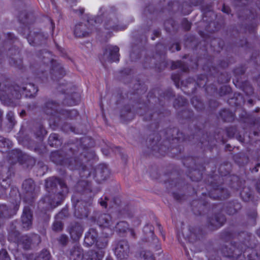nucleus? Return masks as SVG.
<instances>
[{
  "mask_svg": "<svg viewBox=\"0 0 260 260\" xmlns=\"http://www.w3.org/2000/svg\"><path fill=\"white\" fill-rule=\"evenodd\" d=\"M0 257L3 260H9V258L8 256V253L5 250L0 251Z\"/></svg>",
  "mask_w": 260,
  "mask_h": 260,
  "instance_id": "14",
  "label": "nucleus"
},
{
  "mask_svg": "<svg viewBox=\"0 0 260 260\" xmlns=\"http://www.w3.org/2000/svg\"><path fill=\"white\" fill-rule=\"evenodd\" d=\"M111 218L109 214H104L99 217L98 223L100 226L109 228L111 231L114 230L120 233L125 232L128 230L130 232L131 235L134 236V231L132 230L128 229V224L126 222L121 221L118 223L115 226H114L112 225L113 222L111 221Z\"/></svg>",
  "mask_w": 260,
  "mask_h": 260,
  "instance_id": "1",
  "label": "nucleus"
},
{
  "mask_svg": "<svg viewBox=\"0 0 260 260\" xmlns=\"http://www.w3.org/2000/svg\"><path fill=\"white\" fill-rule=\"evenodd\" d=\"M21 90L18 87H7L6 83L0 82V100L6 102L7 98H10L11 94L12 97L19 98Z\"/></svg>",
  "mask_w": 260,
  "mask_h": 260,
  "instance_id": "2",
  "label": "nucleus"
},
{
  "mask_svg": "<svg viewBox=\"0 0 260 260\" xmlns=\"http://www.w3.org/2000/svg\"><path fill=\"white\" fill-rule=\"evenodd\" d=\"M45 54H46L47 55H49V53H46Z\"/></svg>",
  "mask_w": 260,
  "mask_h": 260,
  "instance_id": "30",
  "label": "nucleus"
},
{
  "mask_svg": "<svg viewBox=\"0 0 260 260\" xmlns=\"http://www.w3.org/2000/svg\"><path fill=\"white\" fill-rule=\"evenodd\" d=\"M83 257L82 250L80 247L74 248L71 252L70 258L72 260H82Z\"/></svg>",
  "mask_w": 260,
  "mask_h": 260,
  "instance_id": "9",
  "label": "nucleus"
},
{
  "mask_svg": "<svg viewBox=\"0 0 260 260\" xmlns=\"http://www.w3.org/2000/svg\"><path fill=\"white\" fill-rule=\"evenodd\" d=\"M97 235L93 229H90L85 235V243L88 245H92L96 242Z\"/></svg>",
  "mask_w": 260,
  "mask_h": 260,
  "instance_id": "8",
  "label": "nucleus"
},
{
  "mask_svg": "<svg viewBox=\"0 0 260 260\" xmlns=\"http://www.w3.org/2000/svg\"><path fill=\"white\" fill-rule=\"evenodd\" d=\"M53 72H54V74L55 76H57L58 74L61 71V69L59 67H55V69H52Z\"/></svg>",
  "mask_w": 260,
  "mask_h": 260,
  "instance_id": "19",
  "label": "nucleus"
},
{
  "mask_svg": "<svg viewBox=\"0 0 260 260\" xmlns=\"http://www.w3.org/2000/svg\"><path fill=\"white\" fill-rule=\"evenodd\" d=\"M144 260H154L151 253L149 252H146L143 255Z\"/></svg>",
  "mask_w": 260,
  "mask_h": 260,
  "instance_id": "16",
  "label": "nucleus"
},
{
  "mask_svg": "<svg viewBox=\"0 0 260 260\" xmlns=\"http://www.w3.org/2000/svg\"><path fill=\"white\" fill-rule=\"evenodd\" d=\"M62 223L60 221H56L54 223L53 225V229L55 231H58L62 229Z\"/></svg>",
  "mask_w": 260,
  "mask_h": 260,
  "instance_id": "12",
  "label": "nucleus"
},
{
  "mask_svg": "<svg viewBox=\"0 0 260 260\" xmlns=\"http://www.w3.org/2000/svg\"><path fill=\"white\" fill-rule=\"evenodd\" d=\"M74 31L75 35L77 37H85L90 32L86 25L83 23L76 24Z\"/></svg>",
  "mask_w": 260,
  "mask_h": 260,
  "instance_id": "6",
  "label": "nucleus"
},
{
  "mask_svg": "<svg viewBox=\"0 0 260 260\" xmlns=\"http://www.w3.org/2000/svg\"><path fill=\"white\" fill-rule=\"evenodd\" d=\"M21 219L23 228L28 229L31 225L32 220V214L29 208H24Z\"/></svg>",
  "mask_w": 260,
  "mask_h": 260,
  "instance_id": "4",
  "label": "nucleus"
},
{
  "mask_svg": "<svg viewBox=\"0 0 260 260\" xmlns=\"http://www.w3.org/2000/svg\"><path fill=\"white\" fill-rule=\"evenodd\" d=\"M31 182V180H30L26 181L23 183V185L24 186L27 182Z\"/></svg>",
  "mask_w": 260,
  "mask_h": 260,
  "instance_id": "24",
  "label": "nucleus"
},
{
  "mask_svg": "<svg viewBox=\"0 0 260 260\" xmlns=\"http://www.w3.org/2000/svg\"><path fill=\"white\" fill-rule=\"evenodd\" d=\"M107 260H111L110 259H107Z\"/></svg>",
  "mask_w": 260,
  "mask_h": 260,
  "instance_id": "33",
  "label": "nucleus"
},
{
  "mask_svg": "<svg viewBox=\"0 0 260 260\" xmlns=\"http://www.w3.org/2000/svg\"><path fill=\"white\" fill-rule=\"evenodd\" d=\"M119 48L117 46H111L106 49L105 55L111 61H117L119 60Z\"/></svg>",
  "mask_w": 260,
  "mask_h": 260,
  "instance_id": "5",
  "label": "nucleus"
},
{
  "mask_svg": "<svg viewBox=\"0 0 260 260\" xmlns=\"http://www.w3.org/2000/svg\"><path fill=\"white\" fill-rule=\"evenodd\" d=\"M41 132H42V134H43V133H45V130H42Z\"/></svg>",
  "mask_w": 260,
  "mask_h": 260,
  "instance_id": "28",
  "label": "nucleus"
},
{
  "mask_svg": "<svg viewBox=\"0 0 260 260\" xmlns=\"http://www.w3.org/2000/svg\"><path fill=\"white\" fill-rule=\"evenodd\" d=\"M175 46H176V50H177V51H179V50H180V48L179 47V45H178V44H176L175 45Z\"/></svg>",
  "mask_w": 260,
  "mask_h": 260,
  "instance_id": "23",
  "label": "nucleus"
},
{
  "mask_svg": "<svg viewBox=\"0 0 260 260\" xmlns=\"http://www.w3.org/2000/svg\"><path fill=\"white\" fill-rule=\"evenodd\" d=\"M51 138H52V139H56V138H57V136H56V135L55 134L52 135L49 137L50 139H51Z\"/></svg>",
  "mask_w": 260,
  "mask_h": 260,
  "instance_id": "22",
  "label": "nucleus"
},
{
  "mask_svg": "<svg viewBox=\"0 0 260 260\" xmlns=\"http://www.w3.org/2000/svg\"><path fill=\"white\" fill-rule=\"evenodd\" d=\"M129 247L126 241L120 242L115 250V255L118 258L123 259L128 256Z\"/></svg>",
  "mask_w": 260,
  "mask_h": 260,
  "instance_id": "3",
  "label": "nucleus"
},
{
  "mask_svg": "<svg viewBox=\"0 0 260 260\" xmlns=\"http://www.w3.org/2000/svg\"><path fill=\"white\" fill-rule=\"evenodd\" d=\"M259 192H260V189H259Z\"/></svg>",
  "mask_w": 260,
  "mask_h": 260,
  "instance_id": "34",
  "label": "nucleus"
},
{
  "mask_svg": "<svg viewBox=\"0 0 260 260\" xmlns=\"http://www.w3.org/2000/svg\"><path fill=\"white\" fill-rule=\"evenodd\" d=\"M41 37V35H39V34H37L36 36H35V40H34V41H31V38H30V37H29V38H28V41L29 42V43L31 45H35V44H38V40L39 39V38H40Z\"/></svg>",
  "mask_w": 260,
  "mask_h": 260,
  "instance_id": "13",
  "label": "nucleus"
},
{
  "mask_svg": "<svg viewBox=\"0 0 260 260\" xmlns=\"http://www.w3.org/2000/svg\"><path fill=\"white\" fill-rule=\"evenodd\" d=\"M18 207H19V206H18V205L17 204V205H16V206H15V208L16 210H17L18 209Z\"/></svg>",
  "mask_w": 260,
  "mask_h": 260,
  "instance_id": "26",
  "label": "nucleus"
},
{
  "mask_svg": "<svg viewBox=\"0 0 260 260\" xmlns=\"http://www.w3.org/2000/svg\"><path fill=\"white\" fill-rule=\"evenodd\" d=\"M82 226L79 224H76L74 226L70 229V233L72 238L74 240H77L82 235Z\"/></svg>",
  "mask_w": 260,
  "mask_h": 260,
  "instance_id": "7",
  "label": "nucleus"
},
{
  "mask_svg": "<svg viewBox=\"0 0 260 260\" xmlns=\"http://www.w3.org/2000/svg\"><path fill=\"white\" fill-rule=\"evenodd\" d=\"M66 113V114L67 115L68 117L73 118L74 116L77 115L78 113L77 111L73 110L70 111H64Z\"/></svg>",
  "mask_w": 260,
  "mask_h": 260,
  "instance_id": "15",
  "label": "nucleus"
},
{
  "mask_svg": "<svg viewBox=\"0 0 260 260\" xmlns=\"http://www.w3.org/2000/svg\"><path fill=\"white\" fill-rule=\"evenodd\" d=\"M67 237L64 236V235H62L60 238V239H59V241L60 242L62 243V244H65L67 241Z\"/></svg>",
  "mask_w": 260,
  "mask_h": 260,
  "instance_id": "18",
  "label": "nucleus"
},
{
  "mask_svg": "<svg viewBox=\"0 0 260 260\" xmlns=\"http://www.w3.org/2000/svg\"><path fill=\"white\" fill-rule=\"evenodd\" d=\"M50 257V255L49 252L45 250H43L41 254L40 255L39 257L38 258V260H49ZM37 260V259H36Z\"/></svg>",
  "mask_w": 260,
  "mask_h": 260,
  "instance_id": "11",
  "label": "nucleus"
},
{
  "mask_svg": "<svg viewBox=\"0 0 260 260\" xmlns=\"http://www.w3.org/2000/svg\"><path fill=\"white\" fill-rule=\"evenodd\" d=\"M190 28V24H188V28Z\"/></svg>",
  "mask_w": 260,
  "mask_h": 260,
  "instance_id": "31",
  "label": "nucleus"
},
{
  "mask_svg": "<svg viewBox=\"0 0 260 260\" xmlns=\"http://www.w3.org/2000/svg\"><path fill=\"white\" fill-rule=\"evenodd\" d=\"M101 205L103 207H106V202L104 201H100V202Z\"/></svg>",
  "mask_w": 260,
  "mask_h": 260,
  "instance_id": "21",
  "label": "nucleus"
},
{
  "mask_svg": "<svg viewBox=\"0 0 260 260\" xmlns=\"http://www.w3.org/2000/svg\"><path fill=\"white\" fill-rule=\"evenodd\" d=\"M103 255V252L102 251L99 252L91 251L89 254V257L87 260H101Z\"/></svg>",
  "mask_w": 260,
  "mask_h": 260,
  "instance_id": "10",
  "label": "nucleus"
},
{
  "mask_svg": "<svg viewBox=\"0 0 260 260\" xmlns=\"http://www.w3.org/2000/svg\"><path fill=\"white\" fill-rule=\"evenodd\" d=\"M222 11H224V12H225V8L224 7L223 8Z\"/></svg>",
  "mask_w": 260,
  "mask_h": 260,
  "instance_id": "29",
  "label": "nucleus"
},
{
  "mask_svg": "<svg viewBox=\"0 0 260 260\" xmlns=\"http://www.w3.org/2000/svg\"><path fill=\"white\" fill-rule=\"evenodd\" d=\"M180 64H181L180 62H177L173 64L172 68L174 69L176 68L179 67L180 66Z\"/></svg>",
  "mask_w": 260,
  "mask_h": 260,
  "instance_id": "20",
  "label": "nucleus"
},
{
  "mask_svg": "<svg viewBox=\"0 0 260 260\" xmlns=\"http://www.w3.org/2000/svg\"><path fill=\"white\" fill-rule=\"evenodd\" d=\"M84 10L83 9H80V13L82 14L83 13Z\"/></svg>",
  "mask_w": 260,
  "mask_h": 260,
  "instance_id": "25",
  "label": "nucleus"
},
{
  "mask_svg": "<svg viewBox=\"0 0 260 260\" xmlns=\"http://www.w3.org/2000/svg\"><path fill=\"white\" fill-rule=\"evenodd\" d=\"M104 172H106V173H108V171L106 169L104 171Z\"/></svg>",
  "mask_w": 260,
  "mask_h": 260,
  "instance_id": "27",
  "label": "nucleus"
},
{
  "mask_svg": "<svg viewBox=\"0 0 260 260\" xmlns=\"http://www.w3.org/2000/svg\"><path fill=\"white\" fill-rule=\"evenodd\" d=\"M7 117L9 121L12 123H14V113L12 112H9L8 113L7 115Z\"/></svg>",
  "mask_w": 260,
  "mask_h": 260,
  "instance_id": "17",
  "label": "nucleus"
},
{
  "mask_svg": "<svg viewBox=\"0 0 260 260\" xmlns=\"http://www.w3.org/2000/svg\"><path fill=\"white\" fill-rule=\"evenodd\" d=\"M23 113H24V112H22V113H21V114H23Z\"/></svg>",
  "mask_w": 260,
  "mask_h": 260,
  "instance_id": "32",
  "label": "nucleus"
}]
</instances>
